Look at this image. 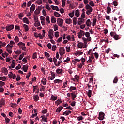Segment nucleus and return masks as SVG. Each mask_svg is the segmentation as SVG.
<instances>
[{"label":"nucleus","instance_id":"f257e3e1","mask_svg":"<svg viewBox=\"0 0 124 124\" xmlns=\"http://www.w3.org/2000/svg\"><path fill=\"white\" fill-rule=\"evenodd\" d=\"M48 37L50 39H53L54 37V30L53 29H50L48 31Z\"/></svg>","mask_w":124,"mask_h":124},{"label":"nucleus","instance_id":"f03ea898","mask_svg":"<svg viewBox=\"0 0 124 124\" xmlns=\"http://www.w3.org/2000/svg\"><path fill=\"white\" fill-rule=\"evenodd\" d=\"M58 26L60 27H62V25H63V19L58 18L57 20Z\"/></svg>","mask_w":124,"mask_h":124},{"label":"nucleus","instance_id":"7ed1b4c3","mask_svg":"<svg viewBox=\"0 0 124 124\" xmlns=\"http://www.w3.org/2000/svg\"><path fill=\"white\" fill-rule=\"evenodd\" d=\"M17 45H23V46H20V49H22L23 51H26L27 47L25 46V43L20 42L17 44Z\"/></svg>","mask_w":124,"mask_h":124},{"label":"nucleus","instance_id":"20e7f679","mask_svg":"<svg viewBox=\"0 0 124 124\" xmlns=\"http://www.w3.org/2000/svg\"><path fill=\"white\" fill-rule=\"evenodd\" d=\"M56 72L58 75H62V73L63 72V70H62V69L58 68L56 70Z\"/></svg>","mask_w":124,"mask_h":124},{"label":"nucleus","instance_id":"39448f33","mask_svg":"<svg viewBox=\"0 0 124 124\" xmlns=\"http://www.w3.org/2000/svg\"><path fill=\"white\" fill-rule=\"evenodd\" d=\"M41 23L43 26H45L46 18L44 16H40Z\"/></svg>","mask_w":124,"mask_h":124},{"label":"nucleus","instance_id":"423d86ee","mask_svg":"<svg viewBox=\"0 0 124 124\" xmlns=\"http://www.w3.org/2000/svg\"><path fill=\"white\" fill-rule=\"evenodd\" d=\"M14 29V25H9L8 26H6V30L7 31H11V30H13Z\"/></svg>","mask_w":124,"mask_h":124},{"label":"nucleus","instance_id":"0eeeda50","mask_svg":"<svg viewBox=\"0 0 124 124\" xmlns=\"http://www.w3.org/2000/svg\"><path fill=\"white\" fill-rule=\"evenodd\" d=\"M99 120H100V121H102V120L104 119V113H103V112H101L99 113Z\"/></svg>","mask_w":124,"mask_h":124},{"label":"nucleus","instance_id":"6e6552de","mask_svg":"<svg viewBox=\"0 0 124 124\" xmlns=\"http://www.w3.org/2000/svg\"><path fill=\"white\" fill-rule=\"evenodd\" d=\"M78 47L80 49H82V48H83V46H84V43L79 42V41H78Z\"/></svg>","mask_w":124,"mask_h":124},{"label":"nucleus","instance_id":"1a4fd4ad","mask_svg":"<svg viewBox=\"0 0 124 124\" xmlns=\"http://www.w3.org/2000/svg\"><path fill=\"white\" fill-rule=\"evenodd\" d=\"M30 12L31 13H32L33 11L35 10V5L32 4L30 8Z\"/></svg>","mask_w":124,"mask_h":124},{"label":"nucleus","instance_id":"9d476101","mask_svg":"<svg viewBox=\"0 0 124 124\" xmlns=\"http://www.w3.org/2000/svg\"><path fill=\"white\" fill-rule=\"evenodd\" d=\"M29 67V66L28 65H23V67L21 68L24 71V72H27L28 71V68Z\"/></svg>","mask_w":124,"mask_h":124},{"label":"nucleus","instance_id":"9b49d317","mask_svg":"<svg viewBox=\"0 0 124 124\" xmlns=\"http://www.w3.org/2000/svg\"><path fill=\"white\" fill-rule=\"evenodd\" d=\"M5 104V100L2 98L1 100H0V107H2V105H4Z\"/></svg>","mask_w":124,"mask_h":124},{"label":"nucleus","instance_id":"f8f14e48","mask_svg":"<svg viewBox=\"0 0 124 124\" xmlns=\"http://www.w3.org/2000/svg\"><path fill=\"white\" fill-rule=\"evenodd\" d=\"M62 109H63V107H58V108L56 109V112H58V114H59V113H60V112H61L62 110Z\"/></svg>","mask_w":124,"mask_h":124},{"label":"nucleus","instance_id":"ddd939ff","mask_svg":"<svg viewBox=\"0 0 124 124\" xmlns=\"http://www.w3.org/2000/svg\"><path fill=\"white\" fill-rule=\"evenodd\" d=\"M41 83L43 84V85L45 86V85L47 84V79H46V78H43L41 80Z\"/></svg>","mask_w":124,"mask_h":124},{"label":"nucleus","instance_id":"4468645a","mask_svg":"<svg viewBox=\"0 0 124 124\" xmlns=\"http://www.w3.org/2000/svg\"><path fill=\"white\" fill-rule=\"evenodd\" d=\"M54 84H62V80L61 79H55L54 81Z\"/></svg>","mask_w":124,"mask_h":124},{"label":"nucleus","instance_id":"2eb2a0df","mask_svg":"<svg viewBox=\"0 0 124 124\" xmlns=\"http://www.w3.org/2000/svg\"><path fill=\"white\" fill-rule=\"evenodd\" d=\"M86 24L87 27H90L92 25V21H91L90 19H88L86 21Z\"/></svg>","mask_w":124,"mask_h":124},{"label":"nucleus","instance_id":"dca6fc26","mask_svg":"<svg viewBox=\"0 0 124 124\" xmlns=\"http://www.w3.org/2000/svg\"><path fill=\"white\" fill-rule=\"evenodd\" d=\"M69 114H71V111L70 110H66V111L64 112L63 113V115L64 116H68Z\"/></svg>","mask_w":124,"mask_h":124},{"label":"nucleus","instance_id":"f3484780","mask_svg":"<svg viewBox=\"0 0 124 124\" xmlns=\"http://www.w3.org/2000/svg\"><path fill=\"white\" fill-rule=\"evenodd\" d=\"M66 24H68V25H69L70 24H71L72 23V20L71 18L69 19H66L65 20Z\"/></svg>","mask_w":124,"mask_h":124},{"label":"nucleus","instance_id":"a211bd4d","mask_svg":"<svg viewBox=\"0 0 124 124\" xmlns=\"http://www.w3.org/2000/svg\"><path fill=\"white\" fill-rule=\"evenodd\" d=\"M71 94L73 100H75V98H76V97H77V96L75 95V92L71 93Z\"/></svg>","mask_w":124,"mask_h":124},{"label":"nucleus","instance_id":"6ab92c4d","mask_svg":"<svg viewBox=\"0 0 124 124\" xmlns=\"http://www.w3.org/2000/svg\"><path fill=\"white\" fill-rule=\"evenodd\" d=\"M23 22L25 24H30V21H29V19H28V18L27 17H24L23 18Z\"/></svg>","mask_w":124,"mask_h":124},{"label":"nucleus","instance_id":"aec40b11","mask_svg":"<svg viewBox=\"0 0 124 124\" xmlns=\"http://www.w3.org/2000/svg\"><path fill=\"white\" fill-rule=\"evenodd\" d=\"M23 27L24 28L25 31H29V26L27 24H23Z\"/></svg>","mask_w":124,"mask_h":124},{"label":"nucleus","instance_id":"412c9836","mask_svg":"<svg viewBox=\"0 0 124 124\" xmlns=\"http://www.w3.org/2000/svg\"><path fill=\"white\" fill-rule=\"evenodd\" d=\"M75 16L76 17H79L80 16V11L78 9L76 10Z\"/></svg>","mask_w":124,"mask_h":124},{"label":"nucleus","instance_id":"4be33fe9","mask_svg":"<svg viewBox=\"0 0 124 124\" xmlns=\"http://www.w3.org/2000/svg\"><path fill=\"white\" fill-rule=\"evenodd\" d=\"M33 99L34 101H37L39 100V97L38 96V95H34L33 96Z\"/></svg>","mask_w":124,"mask_h":124},{"label":"nucleus","instance_id":"5701e85b","mask_svg":"<svg viewBox=\"0 0 124 124\" xmlns=\"http://www.w3.org/2000/svg\"><path fill=\"white\" fill-rule=\"evenodd\" d=\"M59 51L60 52H62V53H63V54H64V52H65V49H64V48L63 47V46H61L60 48Z\"/></svg>","mask_w":124,"mask_h":124},{"label":"nucleus","instance_id":"b1692460","mask_svg":"<svg viewBox=\"0 0 124 124\" xmlns=\"http://www.w3.org/2000/svg\"><path fill=\"white\" fill-rule=\"evenodd\" d=\"M35 27H39L40 26V22L38 20H36L35 23H34Z\"/></svg>","mask_w":124,"mask_h":124},{"label":"nucleus","instance_id":"393cba45","mask_svg":"<svg viewBox=\"0 0 124 124\" xmlns=\"http://www.w3.org/2000/svg\"><path fill=\"white\" fill-rule=\"evenodd\" d=\"M82 40H83L84 44L88 45V39H87L85 37H82Z\"/></svg>","mask_w":124,"mask_h":124},{"label":"nucleus","instance_id":"a878e982","mask_svg":"<svg viewBox=\"0 0 124 124\" xmlns=\"http://www.w3.org/2000/svg\"><path fill=\"white\" fill-rule=\"evenodd\" d=\"M54 15L57 18H59V17H61V14H60L57 12H55L54 13Z\"/></svg>","mask_w":124,"mask_h":124},{"label":"nucleus","instance_id":"bb28decb","mask_svg":"<svg viewBox=\"0 0 124 124\" xmlns=\"http://www.w3.org/2000/svg\"><path fill=\"white\" fill-rule=\"evenodd\" d=\"M87 95L88 97H92V90H89L88 92H87Z\"/></svg>","mask_w":124,"mask_h":124},{"label":"nucleus","instance_id":"cd10ccee","mask_svg":"<svg viewBox=\"0 0 124 124\" xmlns=\"http://www.w3.org/2000/svg\"><path fill=\"white\" fill-rule=\"evenodd\" d=\"M118 77L116 76L113 81V84H117L118 83Z\"/></svg>","mask_w":124,"mask_h":124},{"label":"nucleus","instance_id":"c85d7f7f","mask_svg":"<svg viewBox=\"0 0 124 124\" xmlns=\"http://www.w3.org/2000/svg\"><path fill=\"white\" fill-rule=\"evenodd\" d=\"M96 21H97L96 18H94L93 19V22H92V26H93V27H94V26H95V24H96Z\"/></svg>","mask_w":124,"mask_h":124},{"label":"nucleus","instance_id":"c756f323","mask_svg":"<svg viewBox=\"0 0 124 124\" xmlns=\"http://www.w3.org/2000/svg\"><path fill=\"white\" fill-rule=\"evenodd\" d=\"M78 34L82 36H84V35H85V32H84L83 30H80V32L78 33Z\"/></svg>","mask_w":124,"mask_h":124},{"label":"nucleus","instance_id":"7c9ffc66","mask_svg":"<svg viewBox=\"0 0 124 124\" xmlns=\"http://www.w3.org/2000/svg\"><path fill=\"white\" fill-rule=\"evenodd\" d=\"M66 51L67 53H69V52H70V45L66 47Z\"/></svg>","mask_w":124,"mask_h":124},{"label":"nucleus","instance_id":"2f4dec72","mask_svg":"<svg viewBox=\"0 0 124 124\" xmlns=\"http://www.w3.org/2000/svg\"><path fill=\"white\" fill-rule=\"evenodd\" d=\"M51 21V23H52L53 24H55L56 18H55V17L54 16H52Z\"/></svg>","mask_w":124,"mask_h":124},{"label":"nucleus","instance_id":"473e14b6","mask_svg":"<svg viewBox=\"0 0 124 124\" xmlns=\"http://www.w3.org/2000/svg\"><path fill=\"white\" fill-rule=\"evenodd\" d=\"M73 23L74 25H76V24H77V18L74 17L73 18Z\"/></svg>","mask_w":124,"mask_h":124},{"label":"nucleus","instance_id":"72a5a7b5","mask_svg":"<svg viewBox=\"0 0 124 124\" xmlns=\"http://www.w3.org/2000/svg\"><path fill=\"white\" fill-rule=\"evenodd\" d=\"M57 98H58V97H56V96L52 95L51 96V97L50 99H51V100L55 101V100H57Z\"/></svg>","mask_w":124,"mask_h":124},{"label":"nucleus","instance_id":"f704fd0d","mask_svg":"<svg viewBox=\"0 0 124 124\" xmlns=\"http://www.w3.org/2000/svg\"><path fill=\"white\" fill-rule=\"evenodd\" d=\"M107 12L108 14H109L111 12V8L109 6L107 7Z\"/></svg>","mask_w":124,"mask_h":124},{"label":"nucleus","instance_id":"c9c22d12","mask_svg":"<svg viewBox=\"0 0 124 124\" xmlns=\"http://www.w3.org/2000/svg\"><path fill=\"white\" fill-rule=\"evenodd\" d=\"M74 90H76V87L74 86H71L69 88V91H70V92H72V91Z\"/></svg>","mask_w":124,"mask_h":124},{"label":"nucleus","instance_id":"e433bc0d","mask_svg":"<svg viewBox=\"0 0 124 124\" xmlns=\"http://www.w3.org/2000/svg\"><path fill=\"white\" fill-rule=\"evenodd\" d=\"M69 16L70 18H73L74 16V11H73L72 13L69 14Z\"/></svg>","mask_w":124,"mask_h":124},{"label":"nucleus","instance_id":"4c0bfd02","mask_svg":"<svg viewBox=\"0 0 124 124\" xmlns=\"http://www.w3.org/2000/svg\"><path fill=\"white\" fill-rule=\"evenodd\" d=\"M15 41L17 43V42H19L20 41V40L19 39V37H18V36H16L14 39Z\"/></svg>","mask_w":124,"mask_h":124},{"label":"nucleus","instance_id":"58836bf2","mask_svg":"<svg viewBox=\"0 0 124 124\" xmlns=\"http://www.w3.org/2000/svg\"><path fill=\"white\" fill-rule=\"evenodd\" d=\"M80 61H81L80 60H79V59H74L72 61L73 62H74V63H77V62H80Z\"/></svg>","mask_w":124,"mask_h":124},{"label":"nucleus","instance_id":"ea45409f","mask_svg":"<svg viewBox=\"0 0 124 124\" xmlns=\"http://www.w3.org/2000/svg\"><path fill=\"white\" fill-rule=\"evenodd\" d=\"M6 45V43L5 42L4 43H1L0 44V48H2V47H4Z\"/></svg>","mask_w":124,"mask_h":124},{"label":"nucleus","instance_id":"a19ab883","mask_svg":"<svg viewBox=\"0 0 124 124\" xmlns=\"http://www.w3.org/2000/svg\"><path fill=\"white\" fill-rule=\"evenodd\" d=\"M77 119L78 121H82V120H84V118L82 116H80L78 117H77Z\"/></svg>","mask_w":124,"mask_h":124},{"label":"nucleus","instance_id":"79ce46f5","mask_svg":"<svg viewBox=\"0 0 124 124\" xmlns=\"http://www.w3.org/2000/svg\"><path fill=\"white\" fill-rule=\"evenodd\" d=\"M46 24H50V17L48 16H46Z\"/></svg>","mask_w":124,"mask_h":124},{"label":"nucleus","instance_id":"37998d69","mask_svg":"<svg viewBox=\"0 0 124 124\" xmlns=\"http://www.w3.org/2000/svg\"><path fill=\"white\" fill-rule=\"evenodd\" d=\"M18 16H19V18L22 20L21 18H23V17H24V14L22 13H20L18 14Z\"/></svg>","mask_w":124,"mask_h":124},{"label":"nucleus","instance_id":"c03bdc74","mask_svg":"<svg viewBox=\"0 0 124 124\" xmlns=\"http://www.w3.org/2000/svg\"><path fill=\"white\" fill-rule=\"evenodd\" d=\"M57 50V46L53 45L52 47V51H56Z\"/></svg>","mask_w":124,"mask_h":124},{"label":"nucleus","instance_id":"a18cd8bd","mask_svg":"<svg viewBox=\"0 0 124 124\" xmlns=\"http://www.w3.org/2000/svg\"><path fill=\"white\" fill-rule=\"evenodd\" d=\"M25 54H24V53H23L22 54H21L20 56H19V58L18 59V60H19V61H21L22 59H23V58H24V55Z\"/></svg>","mask_w":124,"mask_h":124},{"label":"nucleus","instance_id":"49530a36","mask_svg":"<svg viewBox=\"0 0 124 124\" xmlns=\"http://www.w3.org/2000/svg\"><path fill=\"white\" fill-rule=\"evenodd\" d=\"M113 38H114V39L115 40H119V35H117V34H115L114 36H113Z\"/></svg>","mask_w":124,"mask_h":124},{"label":"nucleus","instance_id":"de8ad7c7","mask_svg":"<svg viewBox=\"0 0 124 124\" xmlns=\"http://www.w3.org/2000/svg\"><path fill=\"white\" fill-rule=\"evenodd\" d=\"M37 53L36 52H35L33 54V59H37Z\"/></svg>","mask_w":124,"mask_h":124},{"label":"nucleus","instance_id":"09e8293b","mask_svg":"<svg viewBox=\"0 0 124 124\" xmlns=\"http://www.w3.org/2000/svg\"><path fill=\"white\" fill-rule=\"evenodd\" d=\"M0 80L5 81L6 80V78L5 77H0Z\"/></svg>","mask_w":124,"mask_h":124},{"label":"nucleus","instance_id":"8fccbe9b","mask_svg":"<svg viewBox=\"0 0 124 124\" xmlns=\"http://www.w3.org/2000/svg\"><path fill=\"white\" fill-rule=\"evenodd\" d=\"M61 63H62V60L58 61V63H56L55 64V66H60V64H61Z\"/></svg>","mask_w":124,"mask_h":124},{"label":"nucleus","instance_id":"3c124183","mask_svg":"<svg viewBox=\"0 0 124 124\" xmlns=\"http://www.w3.org/2000/svg\"><path fill=\"white\" fill-rule=\"evenodd\" d=\"M21 80V77H20V75H17V78H16V80L17 82H19Z\"/></svg>","mask_w":124,"mask_h":124},{"label":"nucleus","instance_id":"603ef678","mask_svg":"<svg viewBox=\"0 0 124 124\" xmlns=\"http://www.w3.org/2000/svg\"><path fill=\"white\" fill-rule=\"evenodd\" d=\"M75 78L76 80H77V81H79V79L80 78V77L79 76L77 75H76L75 76Z\"/></svg>","mask_w":124,"mask_h":124},{"label":"nucleus","instance_id":"864d4df0","mask_svg":"<svg viewBox=\"0 0 124 124\" xmlns=\"http://www.w3.org/2000/svg\"><path fill=\"white\" fill-rule=\"evenodd\" d=\"M78 21L80 23L84 24V19L83 20V18H79Z\"/></svg>","mask_w":124,"mask_h":124},{"label":"nucleus","instance_id":"5fc2aeb1","mask_svg":"<svg viewBox=\"0 0 124 124\" xmlns=\"http://www.w3.org/2000/svg\"><path fill=\"white\" fill-rule=\"evenodd\" d=\"M47 47L48 48V49H51L52 48V44L51 43H49L47 45Z\"/></svg>","mask_w":124,"mask_h":124},{"label":"nucleus","instance_id":"6e6d98bb","mask_svg":"<svg viewBox=\"0 0 124 124\" xmlns=\"http://www.w3.org/2000/svg\"><path fill=\"white\" fill-rule=\"evenodd\" d=\"M47 112H48L47 109H45V108H44V109L42 111V114H46V113H47Z\"/></svg>","mask_w":124,"mask_h":124},{"label":"nucleus","instance_id":"4d7b16f0","mask_svg":"<svg viewBox=\"0 0 124 124\" xmlns=\"http://www.w3.org/2000/svg\"><path fill=\"white\" fill-rule=\"evenodd\" d=\"M5 85V83L3 81H0V87H3Z\"/></svg>","mask_w":124,"mask_h":124},{"label":"nucleus","instance_id":"13d9d810","mask_svg":"<svg viewBox=\"0 0 124 124\" xmlns=\"http://www.w3.org/2000/svg\"><path fill=\"white\" fill-rule=\"evenodd\" d=\"M17 106V104L16 103H11V107H12V108H14V107H16Z\"/></svg>","mask_w":124,"mask_h":124},{"label":"nucleus","instance_id":"bf43d9fd","mask_svg":"<svg viewBox=\"0 0 124 124\" xmlns=\"http://www.w3.org/2000/svg\"><path fill=\"white\" fill-rule=\"evenodd\" d=\"M67 83H68V82H67V81H66L65 82L63 83V86H62L63 89L65 88V87H66V85H67Z\"/></svg>","mask_w":124,"mask_h":124},{"label":"nucleus","instance_id":"052dcab7","mask_svg":"<svg viewBox=\"0 0 124 124\" xmlns=\"http://www.w3.org/2000/svg\"><path fill=\"white\" fill-rule=\"evenodd\" d=\"M6 49H12V47L11 46H10V45L8 44L6 47Z\"/></svg>","mask_w":124,"mask_h":124},{"label":"nucleus","instance_id":"680f3d73","mask_svg":"<svg viewBox=\"0 0 124 124\" xmlns=\"http://www.w3.org/2000/svg\"><path fill=\"white\" fill-rule=\"evenodd\" d=\"M22 53V50H17L16 51V55H20Z\"/></svg>","mask_w":124,"mask_h":124},{"label":"nucleus","instance_id":"e2e57ef3","mask_svg":"<svg viewBox=\"0 0 124 124\" xmlns=\"http://www.w3.org/2000/svg\"><path fill=\"white\" fill-rule=\"evenodd\" d=\"M70 61V58L67 57V59L64 60L63 62H69Z\"/></svg>","mask_w":124,"mask_h":124},{"label":"nucleus","instance_id":"0e129e2a","mask_svg":"<svg viewBox=\"0 0 124 124\" xmlns=\"http://www.w3.org/2000/svg\"><path fill=\"white\" fill-rule=\"evenodd\" d=\"M46 9H47L49 11L51 10V7H50L49 4H47L46 5Z\"/></svg>","mask_w":124,"mask_h":124},{"label":"nucleus","instance_id":"69168bd1","mask_svg":"<svg viewBox=\"0 0 124 124\" xmlns=\"http://www.w3.org/2000/svg\"><path fill=\"white\" fill-rule=\"evenodd\" d=\"M89 4L90 5H91V6H94V3H93V2L92 1H90Z\"/></svg>","mask_w":124,"mask_h":124},{"label":"nucleus","instance_id":"338daca9","mask_svg":"<svg viewBox=\"0 0 124 124\" xmlns=\"http://www.w3.org/2000/svg\"><path fill=\"white\" fill-rule=\"evenodd\" d=\"M54 35H55V37H56V38L59 37V32H58V31L55 32V34H54Z\"/></svg>","mask_w":124,"mask_h":124},{"label":"nucleus","instance_id":"774afa93","mask_svg":"<svg viewBox=\"0 0 124 124\" xmlns=\"http://www.w3.org/2000/svg\"><path fill=\"white\" fill-rule=\"evenodd\" d=\"M94 56H95V57L97 59H98V57H99V55H98V53H97V52H95L94 53Z\"/></svg>","mask_w":124,"mask_h":124}]
</instances>
